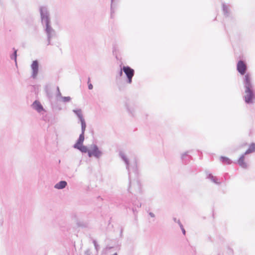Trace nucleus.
<instances>
[{"mask_svg":"<svg viewBox=\"0 0 255 255\" xmlns=\"http://www.w3.org/2000/svg\"><path fill=\"white\" fill-rule=\"evenodd\" d=\"M177 223L179 225L180 229L182 230V229H184V227H183V226L182 225V224L181 223L180 220H178L177 221Z\"/></svg>","mask_w":255,"mask_h":255,"instance_id":"18","label":"nucleus"},{"mask_svg":"<svg viewBox=\"0 0 255 255\" xmlns=\"http://www.w3.org/2000/svg\"><path fill=\"white\" fill-rule=\"evenodd\" d=\"M31 69L32 70V76L33 78H35L38 74V64L37 61H34L31 64Z\"/></svg>","mask_w":255,"mask_h":255,"instance_id":"6","label":"nucleus"},{"mask_svg":"<svg viewBox=\"0 0 255 255\" xmlns=\"http://www.w3.org/2000/svg\"><path fill=\"white\" fill-rule=\"evenodd\" d=\"M181 230H182V233L185 235L186 234V231H185V230L184 229V228L182 229Z\"/></svg>","mask_w":255,"mask_h":255,"instance_id":"21","label":"nucleus"},{"mask_svg":"<svg viewBox=\"0 0 255 255\" xmlns=\"http://www.w3.org/2000/svg\"><path fill=\"white\" fill-rule=\"evenodd\" d=\"M85 255H91V251L89 249H87L85 252Z\"/></svg>","mask_w":255,"mask_h":255,"instance_id":"20","label":"nucleus"},{"mask_svg":"<svg viewBox=\"0 0 255 255\" xmlns=\"http://www.w3.org/2000/svg\"><path fill=\"white\" fill-rule=\"evenodd\" d=\"M78 116H79V117L80 119L81 122V127H82V132L84 133L85 129H86V123L85 122L84 120L82 118L81 114H78Z\"/></svg>","mask_w":255,"mask_h":255,"instance_id":"10","label":"nucleus"},{"mask_svg":"<svg viewBox=\"0 0 255 255\" xmlns=\"http://www.w3.org/2000/svg\"><path fill=\"white\" fill-rule=\"evenodd\" d=\"M84 140V133L82 132V133L79 136V138L77 142L75 144L74 147L83 144V142Z\"/></svg>","mask_w":255,"mask_h":255,"instance_id":"8","label":"nucleus"},{"mask_svg":"<svg viewBox=\"0 0 255 255\" xmlns=\"http://www.w3.org/2000/svg\"><path fill=\"white\" fill-rule=\"evenodd\" d=\"M93 242L94 245L95 246V249L97 250V251H98L99 245L97 244V242L95 240H93Z\"/></svg>","mask_w":255,"mask_h":255,"instance_id":"16","label":"nucleus"},{"mask_svg":"<svg viewBox=\"0 0 255 255\" xmlns=\"http://www.w3.org/2000/svg\"><path fill=\"white\" fill-rule=\"evenodd\" d=\"M74 147L76 148H78V149H79L82 152H84V153L88 152V153L89 149H88V148H87L86 146H84L83 144H81L80 145H78V146Z\"/></svg>","mask_w":255,"mask_h":255,"instance_id":"12","label":"nucleus"},{"mask_svg":"<svg viewBox=\"0 0 255 255\" xmlns=\"http://www.w3.org/2000/svg\"><path fill=\"white\" fill-rule=\"evenodd\" d=\"M123 70L127 75L128 79V82L131 83L132 81V78L134 75V70L130 67L128 66H124Z\"/></svg>","mask_w":255,"mask_h":255,"instance_id":"3","label":"nucleus"},{"mask_svg":"<svg viewBox=\"0 0 255 255\" xmlns=\"http://www.w3.org/2000/svg\"><path fill=\"white\" fill-rule=\"evenodd\" d=\"M122 231H122V230H121V236H122Z\"/></svg>","mask_w":255,"mask_h":255,"instance_id":"25","label":"nucleus"},{"mask_svg":"<svg viewBox=\"0 0 255 255\" xmlns=\"http://www.w3.org/2000/svg\"><path fill=\"white\" fill-rule=\"evenodd\" d=\"M67 182L66 181H61L55 185V188L59 189H63L65 188Z\"/></svg>","mask_w":255,"mask_h":255,"instance_id":"9","label":"nucleus"},{"mask_svg":"<svg viewBox=\"0 0 255 255\" xmlns=\"http://www.w3.org/2000/svg\"><path fill=\"white\" fill-rule=\"evenodd\" d=\"M122 75V71L121 70L120 72V75L121 76Z\"/></svg>","mask_w":255,"mask_h":255,"instance_id":"24","label":"nucleus"},{"mask_svg":"<svg viewBox=\"0 0 255 255\" xmlns=\"http://www.w3.org/2000/svg\"><path fill=\"white\" fill-rule=\"evenodd\" d=\"M254 98L252 88L246 89L244 96L245 101L247 103H253Z\"/></svg>","mask_w":255,"mask_h":255,"instance_id":"2","label":"nucleus"},{"mask_svg":"<svg viewBox=\"0 0 255 255\" xmlns=\"http://www.w3.org/2000/svg\"><path fill=\"white\" fill-rule=\"evenodd\" d=\"M244 85L246 89L253 88L252 77L249 73L246 74L244 77Z\"/></svg>","mask_w":255,"mask_h":255,"instance_id":"5","label":"nucleus"},{"mask_svg":"<svg viewBox=\"0 0 255 255\" xmlns=\"http://www.w3.org/2000/svg\"><path fill=\"white\" fill-rule=\"evenodd\" d=\"M14 57H15V60L16 61V51H14Z\"/></svg>","mask_w":255,"mask_h":255,"instance_id":"23","label":"nucleus"},{"mask_svg":"<svg viewBox=\"0 0 255 255\" xmlns=\"http://www.w3.org/2000/svg\"><path fill=\"white\" fill-rule=\"evenodd\" d=\"M173 221H174L175 223H177V221L178 220H179V219H177V218H173Z\"/></svg>","mask_w":255,"mask_h":255,"instance_id":"22","label":"nucleus"},{"mask_svg":"<svg viewBox=\"0 0 255 255\" xmlns=\"http://www.w3.org/2000/svg\"><path fill=\"white\" fill-rule=\"evenodd\" d=\"M32 106L33 108L39 112L43 111V107L39 102L35 101L33 103Z\"/></svg>","mask_w":255,"mask_h":255,"instance_id":"7","label":"nucleus"},{"mask_svg":"<svg viewBox=\"0 0 255 255\" xmlns=\"http://www.w3.org/2000/svg\"><path fill=\"white\" fill-rule=\"evenodd\" d=\"M239 164L243 167H246L247 165L245 162V157L244 155H242L238 160Z\"/></svg>","mask_w":255,"mask_h":255,"instance_id":"13","label":"nucleus"},{"mask_svg":"<svg viewBox=\"0 0 255 255\" xmlns=\"http://www.w3.org/2000/svg\"><path fill=\"white\" fill-rule=\"evenodd\" d=\"M255 151V143H253L251 144L249 146V147L247 150V151L245 152V154H247L253 152Z\"/></svg>","mask_w":255,"mask_h":255,"instance_id":"11","label":"nucleus"},{"mask_svg":"<svg viewBox=\"0 0 255 255\" xmlns=\"http://www.w3.org/2000/svg\"><path fill=\"white\" fill-rule=\"evenodd\" d=\"M147 213L148 215L150 216V217L152 218H154L155 217V213L151 211L150 209L147 210Z\"/></svg>","mask_w":255,"mask_h":255,"instance_id":"14","label":"nucleus"},{"mask_svg":"<svg viewBox=\"0 0 255 255\" xmlns=\"http://www.w3.org/2000/svg\"><path fill=\"white\" fill-rule=\"evenodd\" d=\"M88 88H89V89L92 90L93 89V87L92 84L90 83V79H89V81H88Z\"/></svg>","mask_w":255,"mask_h":255,"instance_id":"17","label":"nucleus"},{"mask_svg":"<svg viewBox=\"0 0 255 255\" xmlns=\"http://www.w3.org/2000/svg\"><path fill=\"white\" fill-rule=\"evenodd\" d=\"M102 154V151L96 145H91L88 150V155L89 157L95 156L96 158H99L101 156Z\"/></svg>","mask_w":255,"mask_h":255,"instance_id":"1","label":"nucleus"},{"mask_svg":"<svg viewBox=\"0 0 255 255\" xmlns=\"http://www.w3.org/2000/svg\"><path fill=\"white\" fill-rule=\"evenodd\" d=\"M63 99L64 102H68L70 100V98L69 97H64Z\"/></svg>","mask_w":255,"mask_h":255,"instance_id":"19","label":"nucleus"},{"mask_svg":"<svg viewBox=\"0 0 255 255\" xmlns=\"http://www.w3.org/2000/svg\"><path fill=\"white\" fill-rule=\"evenodd\" d=\"M221 159H222V162H223L226 164H230L231 163L230 160L227 157H222Z\"/></svg>","mask_w":255,"mask_h":255,"instance_id":"15","label":"nucleus"},{"mask_svg":"<svg viewBox=\"0 0 255 255\" xmlns=\"http://www.w3.org/2000/svg\"><path fill=\"white\" fill-rule=\"evenodd\" d=\"M237 70L242 75H244L247 71V67L246 63L243 61H239L237 64Z\"/></svg>","mask_w":255,"mask_h":255,"instance_id":"4","label":"nucleus"}]
</instances>
